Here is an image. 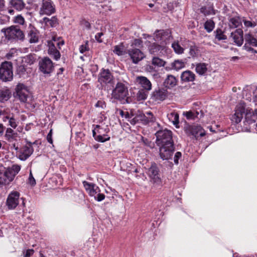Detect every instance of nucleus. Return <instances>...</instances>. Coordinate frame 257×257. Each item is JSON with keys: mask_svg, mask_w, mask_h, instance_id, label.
Segmentation results:
<instances>
[{"mask_svg": "<svg viewBox=\"0 0 257 257\" xmlns=\"http://www.w3.org/2000/svg\"><path fill=\"white\" fill-rule=\"evenodd\" d=\"M128 92L127 87L124 84L118 82L112 92V96L115 99L119 100L120 103H128Z\"/></svg>", "mask_w": 257, "mask_h": 257, "instance_id": "obj_1", "label": "nucleus"}, {"mask_svg": "<svg viewBox=\"0 0 257 257\" xmlns=\"http://www.w3.org/2000/svg\"><path fill=\"white\" fill-rule=\"evenodd\" d=\"M82 184L89 196L93 197L97 201H101L105 198L104 194L100 193V189L96 184L86 181H83Z\"/></svg>", "mask_w": 257, "mask_h": 257, "instance_id": "obj_2", "label": "nucleus"}, {"mask_svg": "<svg viewBox=\"0 0 257 257\" xmlns=\"http://www.w3.org/2000/svg\"><path fill=\"white\" fill-rule=\"evenodd\" d=\"M2 32L4 34L6 38L10 41L23 40L24 38L23 32L17 26L4 28L2 30Z\"/></svg>", "mask_w": 257, "mask_h": 257, "instance_id": "obj_3", "label": "nucleus"}, {"mask_svg": "<svg viewBox=\"0 0 257 257\" xmlns=\"http://www.w3.org/2000/svg\"><path fill=\"white\" fill-rule=\"evenodd\" d=\"M156 136V143L158 146L168 145L173 144L172 140V133L168 130H160L155 134Z\"/></svg>", "mask_w": 257, "mask_h": 257, "instance_id": "obj_4", "label": "nucleus"}, {"mask_svg": "<svg viewBox=\"0 0 257 257\" xmlns=\"http://www.w3.org/2000/svg\"><path fill=\"white\" fill-rule=\"evenodd\" d=\"M13 78V64L5 61L0 66V79L3 81H10Z\"/></svg>", "mask_w": 257, "mask_h": 257, "instance_id": "obj_5", "label": "nucleus"}, {"mask_svg": "<svg viewBox=\"0 0 257 257\" xmlns=\"http://www.w3.org/2000/svg\"><path fill=\"white\" fill-rule=\"evenodd\" d=\"M55 12V6L51 0H42L39 11L40 15L50 16Z\"/></svg>", "mask_w": 257, "mask_h": 257, "instance_id": "obj_6", "label": "nucleus"}, {"mask_svg": "<svg viewBox=\"0 0 257 257\" xmlns=\"http://www.w3.org/2000/svg\"><path fill=\"white\" fill-rule=\"evenodd\" d=\"M39 69L44 74H49L53 72L54 69L53 63L47 57L42 59L39 62Z\"/></svg>", "mask_w": 257, "mask_h": 257, "instance_id": "obj_7", "label": "nucleus"}, {"mask_svg": "<svg viewBox=\"0 0 257 257\" xmlns=\"http://www.w3.org/2000/svg\"><path fill=\"white\" fill-rule=\"evenodd\" d=\"M160 156L163 160H168L172 158L174 151V146L173 144L168 145L160 146Z\"/></svg>", "mask_w": 257, "mask_h": 257, "instance_id": "obj_8", "label": "nucleus"}, {"mask_svg": "<svg viewBox=\"0 0 257 257\" xmlns=\"http://www.w3.org/2000/svg\"><path fill=\"white\" fill-rule=\"evenodd\" d=\"M16 97H18L21 102H25L29 96V91L27 86L23 83H19L16 88Z\"/></svg>", "mask_w": 257, "mask_h": 257, "instance_id": "obj_9", "label": "nucleus"}, {"mask_svg": "<svg viewBox=\"0 0 257 257\" xmlns=\"http://www.w3.org/2000/svg\"><path fill=\"white\" fill-rule=\"evenodd\" d=\"M19 197L20 193L17 191H13L9 195L6 204L9 209H14L18 206Z\"/></svg>", "mask_w": 257, "mask_h": 257, "instance_id": "obj_10", "label": "nucleus"}, {"mask_svg": "<svg viewBox=\"0 0 257 257\" xmlns=\"http://www.w3.org/2000/svg\"><path fill=\"white\" fill-rule=\"evenodd\" d=\"M186 132L188 136H192L196 139L205 135V131L200 125L189 126L186 129Z\"/></svg>", "mask_w": 257, "mask_h": 257, "instance_id": "obj_11", "label": "nucleus"}, {"mask_svg": "<svg viewBox=\"0 0 257 257\" xmlns=\"http://www.w3.org/2000/svg\"><path fill=\"white\" fill-rule=\"evenodd\" d=\"M159 169L155 163H152L151 167L148 169V175L151 178V181L155 183L161 182V178L160 177Z\"/></svg>", "mask_w": 257, "mask_h": 257, "instance_id": "obj_12", "label": "nucleus"}, {"mask_svg": "<svg viewBox=\"0 0 257 257\" xmlns=\"http://www.w3.org/2000/svg\"><path fill=\"white\" fill-rule=\"evenodd\" d=\"M34 149L31 143L22 147L18 151V158L21 161H25L33 154Z\"/></svg>", "mask_w": 257, "mask_h": 257, "instance_id": "obj_13", "label": "nucleus"}, {"mask_svg": "<svg viewBox=\"0 0 257 257\" xmlns=\"http://www.w3.org/2000/svg\"><path fill=\"white\" fill-rule=\"evenodd\" d=\"M245 113V105L244 103H239L236 105L235 113L231 117V120L236 123L240 122Z\"/></svg>", "mask_w": 257, "mask_h": 257, "instance_id": "obj_14", "label": "nucleus"}, {"mask_svg": "<svg viewBox=\"0 0 257 257\" xmlns=\"http://www.w3.org/2000/svg\"><path fill=\"white\" fill-rule=\"evenodd\" d=\"M171 32L169 30H157L154 34V39L155 41L160 42H166L171 37Z\"/></svg>", "mask_w": 257, "mask_h": 257, "instance_id": "obj_15", "label": "nucleus"}, {"mask_svg": "<svg viewBox=\"0 0 257 257\" xmlns=\"http://www.w3.org/2000/svg\"><path fill=\"white\" fill-rule=\"evenodd\" d=\"M127 53L131 57L133 63L137 64L145 57L144 54L137 48H133L128 50Z\"/></svg>", "mask_w": 257, "mask_h": 257, "instance_id": "obj_16", "label": "nucleus"}, {"mask_svg": "<svg viewBox=\"0 0 257 257\" xmlns=\"http://www.w3.org/2000/svg\"><path fill=\"white\" fill-rule=\"evenodd\" d=\"M112 78L113 76L108 69H102L98 75V81L103 85L110 83Z\"/></svg>", "mask_w": 257, "mask_h": 257, "instance_id": "obj_17", "label": "nucleus"}, {"mask_svg": "<svg viewBox=\"0 0 257 257\" xmlns=\"http://www.w3.org/2000/svg\"><path fill=\"white\" fill-rule=\"evenodd\" d=\"M21 166L18 164L13 165L11 167L7 168L5 173L7 176L8 181L11 182L14 179L15 176L20 172Z\"/></svg>", "mask_w": 257, "mask_h": 257, "instance_id": "obj_18", "label": "nucleus"}, {"mask_svg": "<svg viewBox=\"0 0 257 257\" xmlns=\"http://www.w3.org/2000/svg\"><path fill=\"white\" fill-rule=\"evenodd\" d=\"M168 94V91L164 88L155 89L152 94V99L154 101H163L165 100Z\"/></svg>", "mask_w": 257, "mask_h": 257, "instance_id": "obj_19", "label": "nucleus"}, {"mask_svg": "<svg viewBox=\"0 0 257 257\" xmlns=\"http://www.w3.org/2000/svg\"><path fill=\"white\" fill-rule=\"evenodd\" d=\"M230 37L238 46H241L243 44V31L241 29H238L232 32Z\"/></svg>", "mask_w": 257, "mask_h": 257, "instance_id": "obj_20", "label": "nucleus"}, {"mask_svg": "<svg viewBox=\"0 0 257 257\" xmlns=\"http://www.w3.org/2000/svg\"><path fill=\"white\" fill-rule=\"evenodd\" d=\"M2 119L4 122L8 121V124L13 128H16L18 126V122L13 113L6 112Z\"/></svg>", "mask_w": 257, "mask_h": 257, "instance_id": "obj_21", "label": "nucleus"}, {"mask_svg": "<svg viewBox=\"0 0 257 257\" xmlns=\"http://www.w3.org/2000/svg\"><path fill=\"white\" fill-rule=\"evenodd\" d=\"M140 121L144 124L153 122L156 118L151 111L146 112V113L140 112Z\"/></svg>", "mask_w": 257, "mask_h": 257, "instance_id": "obj_22", "label": "nucleus"}, {"mask_svg": "<svg viewBox=\"0 0 257 257\" xmlns=\"http://www.w3.org/2000/svg\"><path fill=\"white\" fill-rule=\"evenodd\" d=\"M48 54L55 60H58L61 56L59 51L56 49L54 44L52 43H48Z\"/></svg>", "mask_w": 257, "mask_h": 257, "instance_id": "obj_23", "label": "nucleus"}, {"mask_svg": "<svg viewBox=\"0 0 257 257\" xmlns=\"http://www.w3.org/2000/svg\"><path fill=\"white\" fill-rule=\"evenodd\" d=\"M137 81L145 90L149 91L152 89V84L150 81L144 76H139L137 78Z\"/></svg>", "mask_w": 257, "mask_h": 257, "instance_id": "obj_24", "label": "nucleus"}, {"mask_svg": "<svg viewBox=\"0 0 257 257\" xmlns=\"http://www.w3.org/2000/svg\"><path fill=\"white\" fill-rule=\"evenodd\" d=\"M181 79V80L184 82H192L195 79V75L192 71L190 70H186L182 73Z\"/></svg>", "mask_w": 257, "mask_h": 257, "instance_id": "obj_25", "label": "nucleus"}, {"mask_svg": "<svg viewBox=\"0 0 257 257\" xmlns=\"http://www.w3.org/2000/svg\"><path fill=\"white\" fill-rule=\"evenodd\" d=\"M164 83L166 87L171 88L177 85V80L173 75H169L165 80Z\"/></svg>", "mask_w": 257, "mask_h": 257, "instance_id": "obj_26", "label": "nucleus"}, {"mask_svg": "<svg viewBox=\"0 0 257 257\" xmlns=\"http://www.w3.org/2000/svg\"><path fill=\"white\" fill-rule=\"evenodd\" d=\"M10 4L12 8L18 11L23 10L26 6L23 0H11Z\"/></svg>", "mask_w": 257, "mask_h": 257, "instance_id": "obj_27", "label": "nucleus"}, {"mask_svg": "<svg viewBox=\"0 0 257 257\" xmlns=\"http://www.w3.org/2000/svg\"><path fill=\"white\" fill-rule=\"evenodd\" d=\"M28 38L30 43H36L38 42L39 36L37 30L32 28L28 33Z\"/></svg>", "mask_w": 257, "mask_h": 257, "instance_id": "obj_28", "label": "nucleus"}, {"mask_svg": "<svg viewBox=\"0 0 257 257\" xmlns=\"http://www.w3.org/2000/svg\"><path fill=\"white\" fill-rule=\"evenodd\" d=\"M43 22L47 26L55 27L58 25V20L56 16H53L51 18L45 17L43 19Z\"/></svg>", "mask_w": 257, "mask_h": 257, "instance_id": "obj_29", "label": "nucleus"}, {"mask_svg": "<svg viewBox=\"0 0 257 257\" xmlns=\"http://www.w3.org/2000/svg\"><path fill=\"white\" fill-rule=\"evenodd\" d=\"M16 74L19 77L26 78L28 77L29 72L24 65L18 66L16 69Z\"/></svg>", "mask_w": 257, "mask_h": 257, "instance_id": "obj_30", "label": "nucleus"}, {"mask_svg": "<svg viewBox=\"0 0 257 257\" xmlns=\"http://www.w3.org/2000/svg\"><path fill=\"white\" fill-rule=\"evenodd\" d=\"M11 96V92L9 89L4 88L0 90V102H4L8 100Z\"/></svg>", "mask_w": 257, "mask_h": 257, "instance_id": "obj_31", "label": "nucleus"}, {"mask_svg": "<svg viewBox=\"0 0 257 257\" xmlns=\"http://www.w3.org/2000/svg\"><path fill=\"white\" fill-rule=\"evenodd\" d=\"M37 58V56L36 54H30L23 57L22 61L23 62L31 65L36 62Z\"/></svg>", "mask_w": 257, "mask_h": 257, "instance_id": "obj_32", "label": "nucleus"}, {"mask_svg": "<svg viewBox=\"0 0 257 257\" xmlns=\"http://www.w3.org/2000/svg\"><path fill=\"white\" fill-rule=\"evenodd\" d=\"M207 64L204 63H197L196 65V72L200 75H204L207 71Z\"/></svg>", "mask_w": 257, "mask_h": 257, "instance_id": "obj_33", "label": "nucleus"}, {"mask_svg": "<svg viewBox=\"0 0 257 257\" xmlns=\"http://www.w3.org/2000/svg\"><path fill=\"white\" fill-rule=\"evenodd\" d=\"M241 25V21L239 17H234L229 19V26L231 28H236Z\"/></svg>", "mask_w": 257, "mask_h": 257, "instance_id": "obj_34", "label": "nucleus"}, {"mask_svg": "<svg viewBox=\"0 0 257 257\" xmlns=\"http://www.w3.org/2000/svg\"><path fill=\"white\" fill-rule=\"evenodd\" d=\"M167 117L169 120L172 122L173 124L175 125L176 126L178 124L179 122V114L177 112H171L168 114Z\"/></svg>", "mask_w": 257, "mask_h": 257, "instance_id": "obj_35", "label": "nucleus"}, {"mask_svg": "<svg viewBox=\"0 0 257 257\" xmlns=\"http://www.w3.org/2000/svg\"><path fill=\"white\" fill-rule=\"evenodd\" d=\"M17 133H15L14 131L12 128H8L7 129L6 137L9 143L13 142L14 139L17 137Z\"/></svg>", "mask_w": 257, "mask_h": 257, "instance_id": "obj_36", "label": "nucleus"}, {"mask_svg": "<svg viewBox=\"0 0 257 257\" xmlns=\"http://www.w3.org/2000/svg\"><path fill=\"white\" fill-rule=\"evenodd\" d=\"M245 42L252 46L257 47V40L250 33L246 34L244 36Z\"/></svg>", "mask_w": 257, "mask_h": 257, "instance_id": "obj_37", "label": "nucleus"}, {"mask_svg": "<svg viewBox=\"0 0 257 257\" xmlns=\"http://www.w3.org/2000/svg\"><path fill=\"white\" fill-rule=\"evenodd\" d=\"M200 11L201 13L203 14L205 16H208L211 15H215V11L213 9L212 6L209 7H202L200 8Z\"/></svg>", "mask_w": 257, "mask_h": 257, "instance_id": "obj_38", "label": "nucleus"}, {"mask_svg": "<svg viewBox=\"0 0 257 257\" xmlns=\"http://www.w3.org/2000/svg\"><path fill=\"white\" fill-rule=\"evenodd\" d=\"M124 48L123 43H120L119 45H115L114 47L113 52L118 56H122L124 54Z\"/></svg>", "mask_w": 257, "mask_h": 257, "instance_id": "obj_39", "label": "nucleus"}, {"mask_svg": "<svg viewBox=\"0 0 257 257\" xmlns=\"http://www.w3.org/2000/svg\"><path fill=\"white\" fill-rule=\"evenodd\" d=\"M172 68L176 70H179L185 67V63L182 60H175L171 64Z\"/></svg>", "mask_w": 257, "mask_h": 257, "instance_id": "obj_40", "label": "nucleus"}, {"mask_svg": "<svg viewBox=\"0 0 257 257\" xmlns=\"http://www.w3.org/2000/svg\"><path fill=\"white\" fill-rule=\"evenodd\" d=\"M172 48L176 54H182L184 53V49L180 46L178 42H174L172 44Z\"/></svg>", "mask_w": 257, "mask_h": 257, "instance_id": "obj_41", "label": "nucleus"}, {"mask_svg": "<svg viewBox=\"0 0 257 257\" xmlns=\"http://www.w3.org/2000/svg\"><path fill=\"white\" fill-rule=\"evenodd\" d=\"M204 27L208 33H210L214 28L215 23L212 20H208L204 23Z\"/></svg>", "mask_w": 257, "mask_h": 257, "instance_id": "obj_42", "label": "nucleus"}, {"mask_svg": "<svg viewBox=\"0 0 257 257\" xmlns=\"http://www.w3.org/2000/svg\"><path fill=\"white\" fill-rule=\"evenodd\" d=\"M200 53L199 48L195 45H191L189 49V54L192 57H197Z\"/></svg>", "mask_w": 257, "mask_h": 257, "instance_id": "obj_43", "label": "nucleus"}, {"mask_svg": "<svg viewBox=\"0 0 257 257\" xmlns=\"http://www.w3.org/2000/svg\"><path fill=\"white\" fill-rule=\"evenodd\" d=\"M149 48L150 53L153 54L157 53L160 51L162 49V47L161 46V45L154 43L149 46Z\"/></svg>", "mask_w": 257, "mask_h": 257, "instance_id": "obj_44", "label": "nucleus"}, {"mask_svg": "<svg viewBox=\"0 0 257 257\" xmlns=\"http://www.w3.org/2000/svg\"><path fill=\"white\" fill-rule=\"evenodd\" d=\"M215 38L218 40H223L226 39V36L224 35L222 31L220 29H217L215 32Z\"/></svg>", "mask_w": 257, "mask_h": 257, "instance_id": "obj_45", "label": "nucleus"}, {"mask_svg": "<svg viewBox=\"0 0 257 257\" xmlns=\"http://www.w3.org/2000/svg\"><path fill=\"white\" fill-rule=\"evenodd\" d=\"M152 64L158 67H161L165 65V62L158 57H154L152 59Z\"/></svg>", "mask_w": 257, "mask_h": 257, "instance_id": "obj_46", "label": "nucleus"}, {"mask_svg": "<svg viewBox=\"0 0 257 257\" xmlns=\"http://www.w3.org/2000/svg\"><path fill=\"white\" fill-rule=\"evenodd\" d=\"M10 183L5 172H2L0 171V185H7Z\"/></svg>", "mask_w": 257, "mask_h": 257, "instance_id": "obj_47", "label": "nucleus"}, {"mask_svg": "<svg viewBox=\"0 0 257 257\" xmlns=\"http://www.w3.org/2000/svg\"><path fill=\"white\" fill-rule=\"evenodd\" d=\"M148 94L144 90H140L137 94V97L138 100H143L147 98Z\"/></svg>", "mask_w": 257, "mask_h": 257, "instance_id": "obj_48", "label": "nucleus"}, {"mask_svg": "<svg viewBox=\"0 0 257 257\" xmlns=\"http://www.w3.org/2000/svg\"><path fill=\"white\" fill-rule=\"evenodd\" d=\"M143 45V41L140 39H134L131 43V46L133 47L141 48Z\"/></svg>", "mask_w": 257, "mask_h": 257, "instance_id": "obj_49", "label": "nucleus"}, {"mask_svg": "<svg viewBox=\"0 0 257 257\" xmlns=\"http://www.w3.org/2000/svg\"><path fill=\"white\" fill-rule=\"evenodd\" d=\"M110 137H108L107 135L102 136L99 135L95 137V140L100 142H105L107 141H108Z\"/></svg>", "mask_w": 257, "mask_h": 257, "instance_id": "obj_50", "label": "nucleus"}, {"mask_svg": "<svg viewBox=\"0 0 257 257\" xmlns=\"http://www.w3.org/2000/svg\"><path fill=\"white\" fill-rule=\"evenodd\" d=\"M183 115H185L187 119H194L195 112L192 111L184 112Z\"/></svg>", "mask_w": 257, "mask_h": 257, "instance_id": "obj_51", "label": "nucleus"}, {"mask_svg": "<svg viewBox=\"0 0 257 257\" xmlns=\"http://www.w3.org/2000/svg\"><path fill=\"white\" fill-rule=\"evenodd\" d=\"M88 41H86L84 45H82L80 46L79 51L81 53H83L86 51H89V48L88 47Z\"/></svg>", "mask_w": 257, "mask_h": 257, "instance_id": "obj_52", "label": "nucleus"}, {"mask_svg": "<svg viewBox=\"0 0 257 257\" xmlns=\"http://www.w3.org/2000/svg\"><path fill=\"white\" fill-rule=\"evenodd\" d=\"M15 22L20 25H23L25 23V19L21 15H19L15 17Z\"/></svg>", "mask_w": 257, "mask_h": 257, "instance_id": "obj_53", "label": "nucleus"}, {"mask_svg": "<svg viewBox=\"0 0 257 257\" xmlns=\"http://www.w3.org/2000/svg\"><path fill=\"white\" fill-rule=\"evenodd\" d=\"M130 123L132 124L135 125L139 121H140V113L137 114L135 117L130 120Z\"/></svg>", "mask_w": 257, "mask_h": 257, "instance_id": "obj_54", "label": "nucleus"}, {"mask_svg": "<svg viewBox=\"0 0 257 257\" xmlns=\"http://www.w3.org/2000/svg\"><path fill=\"white\" fill-rule=\"evenodd\" d=\"M29 183L32 186H34L36 184V181L32 175L31 171L30 172Z\"/></svg>", "mask_w": 257, "mask_h": 257, "instance_id": "obj_55", "label": "nucleus"}, {"mask_svg": "<svg viewBox=\"0 0 257 257\" xmlns=\"http://www.w3.org/2000/svg\"><path fill=\"white\" fill-rule=\"evenodd\" d=\"M16 139H14V141L13 143H10V146H11V149H13L17 151H19L18 145L16 143Z\"/></svg>", "mask_w": 257, "mask_h": 257, "instance_id": "obj_56", "label": "nucleus"}, {"mask_svg": "<svg viewBox=\"0 0 257 257\" xmlns=\"http://www.w3.org/2000/svg\"><path fill=\"white\" fill-rule=\"evenodd\" d=\"M244 25L247 27H254L256 26L255 23H252L251 21L244 20L243 21Z\"/></svg>", "mask_w": 257, "mask_h": 257, "instance_id": "obj_57", "label": "nucleus"}, {"mask_svg": "<svg viewBox=\"0 0 257 257\" xmlns=\"http://www.w3.org/2000/svg\"><path fill=\"white\" fill-rule=\"evenodd\" d=\"M181 156L182 155L180 152H177V153H176L175 156L174 157V161L176 164H178V160L181 157Z\"/></svg>", "mask_w": 257, "mask_h": 257, "instance_id": "obj_58", "label": "nucleus"}, {"mask_svg": "<svg viewBox=\"0 0 257 257\" xmlns=\"http://www.w3.org/2000/svg\"><path fill=\"white\" fill-rule=\"evenodd\" d=\"M103 35V34L102 32L97 33L95 36V40L99 43H101L102 42V40L101 39L102 36Z\"/></svg>", "mask_w": 257, "mask_h": 257, "instance_id": "obj_59", "label": "nucleus"}, {"mask_svg": "<svg viewBox=\"0 0 257 257\" xmlns=\"http://www.w3.org/2000/svg\"><path fill=\"white\" fill-rule=\"evenodd\" d=\"M243 48H244V49H245L247 51H248V52H251L252 53H257L256 51L255 50H254V49H253L251 47H249L247 43H245L244 44V45L243 46Z\"/></svg>", "mask_w": 257, "mask_h": 257, "instance_id": "obj_60", "label": "nucleus"}, {"mask_svg": "<svg viewBox=\"0 0 257 257\" xmlns=\"http://www.w3.org/2000/svg\"><path fill=\"white\" fill-rule=\"evenodd\" d=\"M195 112V118H201L203 116V112L200 110V111H196Z\"/></svg>", "mask_w": 257, "mask_h": 257, "instance_id": "obj_61", "label": "nucleus"}, {"mask_svg": "<svg viewBox=\"0 0 257 257\" xmlns=\"http://www.w3.org/2000/svg\"><path fill=\"white\" fill-rule=\"evenodd\" d=\"M34 251L32 249H29L27 250L26 253L24 255V257H30L34 253Z\"/></svg>", "mask_w": 257, "mask_h": 257, "instance_id": "obj_62", "label": "nucleus"}, {"mask_svg": "<svg viewBox=\"0 0 257 257\" xmlns=\"http://www.w3.org/2000/svg\"><path fill=\"white\" fill-rule=\"evenodd\" d=\"M47 140L49 143L51 144L53 143V140L52 138V130H50V132L48 134L47 136Z\"/></svg>", "mask_w": 257, "mask_h": 257, "instance_id": "obj_63", "label": "nucleus"}, {"mask_svg": "<svg viewBox=\"0 0 257 257\" xmlns=\"http://www.w3.org/2000/svg\"><path fill=\"white\" fill-rule=\"evenodd\" d=\"M14 53L13 52H9L6 55V57L7 59H11L13 57H14Z\"/></svg>", "mask_w": 257, "mask_h": 257, "instance_id": "obj_64", "label": "nucleus"}]
</instances>
